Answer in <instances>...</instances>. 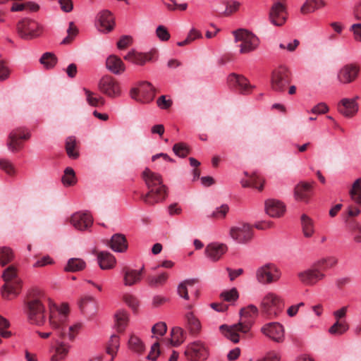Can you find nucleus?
Instances as JSON below:
<instances>
[{
	"mask_svg": "<svg viewBox=\"0 0 361 361\" xmlns=\"http://www.w3.org/2000/svg\"><path fill=\"white\" fill-rule=\"evenodd\" d=\"M68 313L69 307L67 304H62L59 308L51 309L49 324L59 338H68L70 341H73L81 329V324L77 323L67 326Z\"/></svg>",
	"mask_w": 361,
	"mask_h": 361,
	"instance_id": "nucleus-1",
	"label": "nucleus"
},
{
	"mask_svg": "<svg viewBox=\"0 0 361 361\" xmlns=\"http://www.w3.org/2000/svg\"><path fill=\"white\" fill-rule=\"evenodd\" d=\"M338 262V259L335 256L322 257L313 262L309 268L299 271L298 278L303 285L314 286L326 279L325 271L334 268Z\"/></svg>",
	"mask_w": 361,
	"mask_h": 361,
	"instance_id": "nucleus-2",
	"label": "nucleus"
},
{
	"mask_svg": "<svg viewBox=\"0 0 361 361\" xmlns=\"http://www.w3.org/2000/svg\"><path fill=\"white\" fill-rule=\"evenodd\" d=\"M148 192L141 196L145 203L154 205L164 201L167 197V187L163 183L161 175L145 169L142 173Z\"/></svg>",
	"mask_w": 361,
	"mask_h": 361,
	"instance_id": "nucleus-3",
	"label": "nucleus"
},
{
	"mask_svg": "<svg viewBox=\"0 0 361 361\" xmlns=\"http://www.w3.org/2000/svg\"><path fill=\"white\" fill-rule=\"evenodd\" d=\"M258 313V309L253 305L242 308L240 312L238 323L232 326L223 324L219 326L220 331L228 339L236 343L239 341V333H247Z\"/></svg>",
	"mask_w": 361,
	"mask_h": 361,
	"instance_id": "nucleus-4",
	"label": "nucleus"
},
{
	"mask_svg": "<svg viewBox=\"0 0 361 361\" xmlns=\"http://www.w3.org/2000/svg\"><path fill=\"white\" fill-rule=\"evenodd\" d=\"M44 294L39 290L32 289L25 302V313L29 323L42 325L46 319L45 306L43 302Z\"/></svg>",
	"mask_w": 361,
	"mask_h": 361,
	"instance_id": "nucleus-5",
	"label": "nucleus"
},
{
	"mask_svg": "<svg viewBox=\"0 0 361 361\" xmlns=\"http://www.w3.org/2000/svg\"><path fill=\"white\" fill-rule=\"evenodd\" d=\"M2 278L5 282L1 289L3 298L11 300L18 295L21 288L22 281L18 276L17 267L13 265L8 266L3 271Z\"/></svg>",
	"mask_w": 361,
	"mask_h": 361,
	"instance_id": "nucleus-6",
	"label": "nucleus"
},
{
	"mask_svg": "<svg viewBox=\"0 0 361 361\" xmlns=\"http://www.w3.org/2000/svg\"><path fill=\"white\" fill-rule=\"evenodd\" d=\"M360 213L361 210L357 207L350 205L342 214L345 228L352 233L353 240L360 244H361V223L357 221L356 217Z\"/></svg>",
	"mask_w": 361,
	"mask_h": 361,
	"instance_id": "nucleus-7",
	"label": "nucleus"
},
{
	"mask_svg": "<svg viewBox=\"0 0 361 361\" xmlns=\"http://www.w3.org/2000/svg\"><path fill=\"white\" fill-rule=\"evenodd\" d=\"M235 42L238 43L240 54H247L255 51L259 46V39L252 32L245 29H238L233 32Z\"/></svg>",
	"mask_w": 361,
	"mask_h": 361,
	"instance_id": "nucleus-8",
	"label": "nucleus"
},
{
	"mask_svg": "<svg viewBox=\"0 0 361 361\" xmlns=\"http://www.w3.org/2000/svg\"><path fill=\"white\" fill-rule=\"evenodd\" d=\"M281 272L276 265L267 263L259 267L255 274L257 281L263 285L271 284L279 280Z\"/></svg>",
	"mask_w": 361,
	"mask_h": 361,
	"instance_id": "nucleus-9",
	"label": "nucleus"
},
{
	"mask_svg": "<svg viewBox=\"0 0 361 361\" xmlns=\"http://www.w3.org/2000/svg\"><path fill=\"white\" fill-rule=\"evenodd\" d=\"M283 303L281 298L274 293H267L261 303L262 312L270 319L274 318L282 311Z\"/></svg>",
	"mask_w": 361,
	"mask_h": 361,
	"instance_id": "nucleus-10",
	"label": "nucleus"
},
{
	"mask_svg": "<svg viewBox=\"0 0 361 361\" xmlns=\"http://www.w3.org/2000/svg\"><path fill=\"white\" fill-rule=\"evenodd\" d=\"M361 68L357 63H349L342 66L337 72L336 79L341 85L355 82L360 76Z\"/></svg>",
	"mask_w": 361,
	"mask_h": 361,
	"instance_id": "nucleus-11",
	"label": "nucleus"
},
{
	"mask_svg": "<svg viewBox=\"0 0 361 361\" xmlns=\"http://www.w3.org/2000/svg\"><path fill=\"white\" fill-rule=\"evenodd\" d=\"M17 32L24 39H32L42 33L41 26L35 20L24 18L16 25Z\"/></svg>",
	"mask_w": 361,
	"mask_h": 361,
	"instance_id": "nucleus-12",
	"label": "nucleus"
},
{
	"mask_svg": "<svg viewBox=\"0 0 361 361\" xmlns=\"http://www.w3.org/2000/svg\"><path fill=\"white\" fill-rule=\"evenodd\" d=\"M229 234L231 238L237 243L247 244L253 238L254 230L250 224L241 222L232 226L230 228Z\"/></svg>",
	"mask_w": 361,
	"mask_h": 361,
	"instance_id": "nucleus-13",
	"label": "nucleus"
},
{
	"mask_svg": "<svg viewBox=\"0 0 361 361\" xmlns=\"http://www.w3.org/2000/svg\"><path fill=\"white\" fill-rule=\"evenodd\" d=\"M132 99L140 103H149L153 100L155 92L152 85L146 81L140 82L138 87H133L130 92Z\"/></svg>",
	"mask_w": 361,
	"mask_h": 361,
	"instance_id": "nucleus-14",
	"label": "nucleus"
},
{
	"mask_svg": "<svg viewBox=\"0 0 361 361\" xmlns=\"http://www.w3.org/2000/svg\"><path fill=\"white\" fill-rule=\"evenodd\" d=\"M185 355L189 361H204L209 356V349L204 342L196 341L187 346Z\"/></svg>",
	"mask_w": 361,
	"mask_h": 361,
	"instance_id": "nucleus-15",
	"label": "nucleus"
},
{
	"mask_svg": "<svg viewBox=\"0 0 361 361\" xmlns=\"http://www.w3.org/2000/svg\"><path fill=\"white\" fill-rule=\"evenodd\" d=\"M99 90L111 98L120 96L121 90L118 81L111 75L103 76L98 84Z\"/></svg>",
	"mask_w": 361,
	"mask_h": 361,
	"instance_id": "nucleus-16",
	"label": "nucleus"
},
{
	"mask_svg": "<svg viewBox=\"0 0 361 361\" xmlns=\"http://www.w3.org/2000/svg\"><path fill=\"white\" fill-rule=\"evenodd\" d=\"M30 137V133L23 128L13 130L8 135L6 145L11 152H18L23 147L22 140H28Z\"/></svg>",
	"mask_w": 361,
	"mask_h": 361,
	"instance_id": "nucleus-17",
	"label": "nucleus"
},
{
	"mask_svg": "<svg viewBox=\"0 0 361 361\" xmlns=\"http://www.w3.org/2000/svg\"><path fill=\"white\" fill-rule=\"evenodd\" d=\"M289 83V73L286 68L281 67L273 71L271 78V86L273 90L282 92Z\"/></svg>",
	"mask_w": 361,
	"mask_h": 361,
	"instance_id": "nucleus-18",
	"label": "nucleus"
},
{
	"mask_svg": "<svg viewBox=\"0 0 361 361\" xmlns=\"http://www.w3.org/2000/svg\"><path fill=\"white\" fill-rule=\"evenodd\" d=\"M228 85L238 90L240 94H248L251 93L254 86H252L248 80L242 75L231 73L227 78Z\"/></svg>",
	"mask_w": 361,
	"mask_h": 361,
	"instance_id": "nucleus-19",
	"label": "nucleus"
},
{
	"mask_svg": "<svg viewBox=\"0 0 361 361\" xmlns=\"http://www.w3.org/2000/svg\"><path fill=\"white\" fill-rule=\"evenodd\" d=\"M288 13L285 4L282 2H275L269 11L270 22L276 26H282L286 21Z\"/></svg>",
	"mask_w": 361,
	"mask_h": 361,
	"instance_id": "nucleus-20",
	"label": "nucleus"
},
{
	"mask_svg": "<svg viewBox=\"0 0 361 361\" xmlns=\"http://www.w3.org/2000/svg\"><path fill=\"white\" fill-rule=\"evenodd\" d=\"M262 333L276 343L284 340V328L278 322H271L262 328Z\"/></svg>",
	"mask_w": 361,
	"mask_h": 361,
	"instance_id": "nucleus-21",
	"label": "nucleus"
},
{
	"mask_svg": "<svg viewBox=\"0 0 361 361\" xmlns=\"http://www.w3.org/2000/svg\"><path fill=\"white\" fill-rule=\"evenodd\" d=\"M70 223L76 229L85 231L93 223L92 217L87 212H76L70 217Z\"/></svg>",
	"mask_w": 361,
	"mask_h": 361,
	"instance_id": "nucleus-22",
	"label": "nucleus"
},
{
	"mask_svg": "<svg viewBox=\"0 0 361 361\" xmlns=\"http://www.w3.org/2000/svg\"><path fill=\"white\" fill-rule=\"evenodd\" d=\"M264 206L266 213L272 218H280L286 212L285 204L277 200H267Z\"/></svg>",
	"mask_w": 361,
	"mask_h": 361,
	"instance_id": "nucleus-23",
	"label": "nucleus"
},
{
	"mask_svg": "<svg viewBox=\"0 0 361 361\" xmlns=\"http://www.w3.org/2000/svg\"><path fill=\"white\" fill-rule=\"evenodd\" d=\"M227 251V246L225 244L212 243L209 244L204 250L205 255L212 262H216Z\"/></svg>",
	"mask_w": 361,
	"mask_h": 361,
	"instance_id": "nucleus-24",
	"label": "nucleus"
},
{
	"mask_svg": "<svg viewBox=\"0 0 361 361\" xmlns=\"http://www.w3.org/2000/svg\"><path fill=\"white\" fill-rule=\"evenodd\" d=\"M143 271V267L140 270L124 267L122 269L124 285L126 286H132L138 283L142 279Z\"/></svg>",
	"mask_w": 361,
	"mask_h": 361,
	"instance_id": "nucleus-25",
	"label": "nucleus"
},
{
	"mask_svg": "<svg viewBox=\"0 0 361 361\" xmlns=\"http://www.w3.org/2000/svg\"><path fill=\"white\" fill-rule=\"evenodd\" d=\"M155 52L137 53L134 51L128 52L124 59L137 65H144L146 62L152 61L154 59Z\"/></svg>",
	"mask_w": 361,
	"mask_h": 361,
	"instance_id": "nucleus-26",
	"label": "nucleus"
},
{
	"mask_svg": "<svg viewBox=\"0 0 361 361\" xmlns=\"http://www.w3.org/2000/svg\"><path fill=\"white\" fill-rule=\"evenodd\" d=\"M357 99V97L352 99H343L338 107L339 112L346 117L353 116L358 110Z\"/></svg>",
	"mask_w": 361,
	"mask_h": 361,
	"instance_id": "nucleus-27",
	"label": "nucleus"
},
{
	"mask_svg": "<svg viewBox=\"0 0 361 361\" xmlns=\"http://www.w3.org/2000/svg\"><path fill=\"white\" fill-rule=\"evenodd\" d=\"M100 25V30L102 32H110L114 27V18L113 14L108 10L101 11L98 14Z\"/></svg>",
	"mask_w": 361,
	"mask_h": 361,
	"instance_id": "nucleus-28",
	"label": "nucleus"
},
{
	"mask_svg": "<svg viewBox=\"0 0 361 361\" xmlns=\"http://www.w3.org/2000/svg\"><path fill=\"white\" fill-rule=\"evenodd\" d=\"M109 246L115 252H123L128 249V242L124 235L116 233L109 240Z\"/></svg>",
	"mask_w": 361,
	"mask_h": 361,
	"instance_id": "nucleus-29",
	"label": "nucleus"
},
{
	"mask_svg": "<svg viewBox=\"0 0 361 361\" xmlns=\"http://www.w3.org/2000/svg\"><path fill=\"white\" fill-rule=\"evenodd\" d=\"M312 185L307 183H300L294 190L295 200L307 202L310 197Z\"/></svg>",
	"mask_w": 361,
	"mask_h": 361,
	"instance_id": "nucleus-30",
	"label": "nucleus"
},
{
	"mask_svg": "<svg viewBox=\"0 0 361 361\" xmlns=\"http://www.w3.org/2000/svg\"><path fill=\"white\" fill-rule=\"evenodd\" d=\"M106 66L111 72L116 75L122 73L126 69L122 60L115 55H111L107 58Z\"/></svg>",
	"mask_w": 361,
	"mask_h": 361,
	"instance_id": "nucleus-31",
	"label": "nucleus"
},
{
	"mask_svg": "<svg viewBox=\"0 0 361 361\" xmlns=\"http://www.w3.org/2000/svg\"><path fill=\"white\" fill-rule=\"evenodd\" d=\"M79 307L82 312L88 314H94L97 310V303L92 296H84L79 302Z\"/></svg>",
	"mask_w": 361,
	"mask_h": 361,
	"instance_id": "nucleus-32",
	"label": "nucleus"
},
{
	"mask_svg": "<svg viewBox=\"0 0 361 361\" xmlns=\"http://www.w3.org/2000/svg\"><path fill=\"white\" fill-rule=\"evenodd\" d=\"M97 258L102 269H110L115 266L116 259L109 252H101L98 254Z\"/></svg>",
	"mask_w": 361,
	"mask_h": 361,
	"instance_id": "nucleus-33",
	"label": "nucleus"
},
{
	"mask_svg": "<svg viewBox=\"0 0 361 361\" xmlns=\"http://www.w3.org/2000/svg\"><path fill=\"white\" fill-rule=\"evenodd\" d=\"M325 5L326 3L323 0H306L300 8V13L307 15L325 6Z\"/></svg>",
	"mask_w": 361,
	"mask_h": 361,
	"instance_id": "nucleus-34",
	"label": "nucleus"
},
{
	"mask_svg": "<svg viewBox=\"0 0 361 361\" xmlns=\"http://www.w3.org/2000/svg\"><path fill=\"white\" fill-rule=\"evenodd\" d=\"M187 322V328L190 333L192 335H197L200 333L201 329V324L199 319L190 312L185 314Z\"/></svg>",
	"mask_w": 361,
	"mask_h": 361,
	"instance_id": "nucleus-35",
	"label": "nucleus"
},
{
	"mask_svg": "<svg viewBox=\"0 0 361 361\" xmlns=\"http://www.w3.org/2000/svg\"><path fill=\"white\" fill-rule=\"evenodd\" d=\"M171 339L166 343L172 346H178L185 339V332L180 327H174L171 330Z\"/></svg>",
	"mask_w": 361,
	"mask_h": 361,
	"instance_id": "nucleus-36",
	"label": "nucleus"
},
{
	"mask_svg": "<svg viewBox=\"0 0 361 361\" xmlns=\"http://www.w3.org/2000/svg\"><path fill=\"white\" fill-rule=\"evenodd\" d=\"M302 233L305 238H311L314 233V225L313 220L306 214L301 216Z\"/></svg>",
	"mask_w": 361,
	"mask_h": 361,
	"instance_id": "nucleus-37",
	"label": "nucleus"
},
{
	"mask_svg": "<svg viewBox=\"0 0 361 361\" xmlns=\"http://www.w3.org/2000/svg\"><path fill=\"white\" fill-rule=\"evenodd\" d=\"M86 101L89 105L94 107L102 106L104 105L105 100L104 97L97 95L96 93L91 92L90 90L84 88Z\"/></svg>",
	"mask_w": 361,
	"mask_h": 361,
	"instance_id": "nucleus-38",
	"label": "nucleus"
},
{
	"mask_svg": "<svg viewBox=\"0 0 361 361\" xmlns=\"http://www.w3.org/2000/svg\"><path fill=\"white\" fill-rule=\"evenodd\" d=\"M70 345L63 342L58 343L56 347L55 353L51 356L52 361L63 360L69 351Z\"/></svg>",
	"mask_w": 361,
	"mask_h": 361,
	"instance_id": "nucleus-39",
	"label": "nucleus"
},
{
	"mask_svg": "<svg viewBox=\"0 0 361 361\" xmlns=\"http://www.w3.org/2000/svg\"><path fill=\"white\" fill-rule=\"evenodd\" d=\"M226 6L224 11L219 13L221 16L228 17L236 13L240 8L241 4L239 1L229 0L224 1Z\"/></svg>",
	"mask_w": 361,
	"mask_h": 361,
	"instance_id": "nucleus-40",
	"label": "nucleus"
},
{
	"mask_svg": "<svg viewBox=\"0 0 361 361\" xmlns=\"http://www.w3.org/2000/svg\"><path fill=\"white\" fill-rule=\"evenodd\" d=\"M115 326L118 332H123L128 325V316L124 311H118L115 315Z\"/></svg>",
	"mask_w": 361,
	"mask_h": 361,
	"instance_id": "nucleus-41",
	"label": "nucleus"
},
{
	"mask_svg": "<svg viewBox=\"0 0 361 361\" xmlns=\"http://www.w3.org/2000/svg\"><path fill=\"white\" fill-rule=\"evenodd\" d=\"M349 329V325L346 321H336L335 323L329 329V333L331 335H342Z\"/></svg>",
	"mask_w": 361,
	"mask_h": 361,
	"instance_id": "nucleus-42",
	"label": "nucleus"
},
{
	"mask_svg": "<svg viewBox=\"0 0 361 361\" xmlns=\"http://www.w3.org/2000/svg\"><path fill=\"white\" fill-rule=\"evenodd\" d=\"M85 267V262L81 259L72 258L70 259L67 265L64 268L66 271H78L83 269Z\"/></svg>",
	"mask_w": 361,
	"mask_h": 361,
	"instance_id": "nucleus-43",
	"label": "nucleus"
},
{
	"mask_svg": "<svg viewBox=\"0 0 361 361\" xmlns=\"http://www.w3.org/2000/svg\"><path fill=\"white\" fill-rule=\"evenodd\" d=\"M128 348L133 352L142 353L145 350L142 341L136 336L132 335L128 341Z\"/></svg>",
	"mask_w": 361,
	"mask_h": 361,
	"instance_id": "nucleus-44",
	"label": "nucleus"
},
{
	"mask_svg": "<svg viewBox=\"0 0 361 361\" xmlns=\"http://www.w3.org/2000/svg\"><path fill=\"white\" fill-rule=\"evenodd\" d=\"M351 199L361 205V178L357 179L350 190Z\"/></svg>",
	"mask_w": 361,
	"mask_h": 361,
	"instance_id": "nucleus-45",
	"label": "nucleus"
},
{
	"mask_svg": "<svg viewBox=\"0 0 361 361\" xmlns=\"http://www.w3.org/2000/svg\"><path fill=\"white\" fill-rule=\"evenodd\" d=\"M196 282L195 279H188L180 283L178 286V295L185 300H189L188 286H193Z\"/></svg>",
	"mask_w": 361,
	"mask_h": 361,
	"instance_id": "nucleus-46",
	"label": "nucleus"
},
{
	"mask_svg": "<svg viewBox=\"0 0 361 361\" xmlns=\"http://www.w3.org/2000/svg\"><path fill=\"white\" fill-rule=\"evenodd\" d=\"M25 9H28L32 11H37L39 9V6L32 2L26 3H13L11 8V11H21Z\"/></svg>",
	"mask_w": 361,
	"mask_h": 361,
	"instance_id": "nucleus-47",
	"label": "nucleus"
},
{
	"mask_svg": "<svg viewBox=\"0 0 361 361\" xmlns=\"http://www.w3.org/2000/svg\"><path fill=\"white\" fill-rule=\"evenodd\" d=\"M168 274L164 272L158 276H151L147 278L148 283L152 287L163 286L168 279Z\"/></svg>",
	"mask_w": 361,
	"mask_h": 361,
	"instance_id": "nucleus-48",
	"label": "nucleus"
},
{
	"mask_svg": "<svg viewBox=\"0 0 361 361\" xmlns=\"http://www.w3.org/2000/svg\"><path fill=\"white\" fill-rule=\"evenodd\" d=\"M13 259L12 250L8 247H0V264L2 266L9 263Z\"/></svg>",
	"mask_w": 361,
	"mask_h": 361,
	"instance_id": "nucleus-49",
	"label": "nucleus"
},
{
	"mask_svg": "<svg viewBox=\"0 0 361 361\" xmlns=\"http://www.w3.org/2000/svg\"><path fill=\"white\" fill-rule=\"evenodd\" d=\"M62 182L64 185L70 186L76 183L75 173L73 169L68 167L64 171V175L62 177Z\"/></svg>",
	"mask_w": 361,
	"mask_h": 361,
	"instance_id": "nucleus-50",
	"label": "nucleus"
},
{
	"mask_svg": "<svg viewBox=\"0 0 361 361\" xmlns=\"http://www.w3.org/2000/svg\"><path fill=\"white\" fill-rule=\"evenodd\" d=\"M76 146L75 139L73 137H68L66 142V150L69 157L77 159L79 154L75 150Z\"/></svg>",
	"mask_w": 361,
	"mask_h": 361,
	"instance_id": "nucleus-51",
	"label": "nucleus"
},
{
	"mask_svg": "<svg viewBox=\"0 0 361 361\" xmlns=\"http://www.w3.org/2000/svg\"><path fill=\"white\" fill-rule=\"evenodd\" d=\"M202 33L199 30H197L195 28H192L189 32L186 39L183 41L178 42L177 43V44L179 47L185 46V45L190 44L195 39L202 38Z\"/></svg>",
	"mask_w": 361,
	"mask_h": 361,
	"instance_id": "nucleus-52",
	"label": "nucleus"
},
{
	"mask_svg": "<svg viewBox=\"0 0 361 361\" xmlns=\"http://www.w3.org/2000/svg\"><path fill=\"white\" fill-rule=\"evenodd\" d=\"M67 33H68L67 37H66L61 42V44H71L73 42L74 37L78 33V30L77 27L75 25L73 22L69 23V26L67 30Z\"/></svg>",
	"mask_w": 361,
	"mask_h": 361,
	"instance_id": "nucleus-53",
	"label": "nucleus"
},
{
	"mask_svg": "<svg viewBox=\"0 0 361 361\" xmlns=\"http://www.w3.org/2000/svg\"><path fill=\"white\" fill-rule=\"evenodd\" d=\"M119 337L116 335H112L106 348L107 353L111 355H114L119 348Z\"/></svg>",
	"mask_w": 361,
	"mask_h": 361,
	"instance_id": "nucleus-54",
	"label": "nucleus"
},
{
	"mask_svg": "<svg viewBox=\"0 0 361 361\" xmlns=\"http://www.w3.org/2000/svg\"><path fill=\"white\" fill-rule=\"evenodd\" d=\"M40 63L47 68H51L56 63V57L49 52L45 53L40 58Z\"/></svg>",
	"mask_w": 361,
	"mask_h": 361,
	"instance_id": "nucleus-55",
	"label": "nucleus"
},
{
	"mask_svg": "<svg viewBox=\"0 0 361 361\" xmlns=\"http://www.w3.org/2000/svg\"><path fill=\"white\" fill-rule=\"evenodd\" d=\"M173 151L176 155L183 158L190 153L189 147L183 142L175 144L173 147Z\"/></svg>",
	"mask_w": 361,
	"mask_h": 361,
	"instance_id": "nucleus-56",
	"label": "nucleus"
},
{
	"mask_svg": "<svg viewBox=\"0 0 361 361\" xmlns=\"http://www.w3.org/2000/svg\"><path fill=\"white\" fill-rule=\"evenodd\" d=\"M0 168L10 176H13L16 173L15 167L12 162L8 159H0Z\"/></svg>",
	"mask_w": 361,
	"mask_h": 361,
	"instance_id": "nucleus-57",
	"label": "nucleus"
},
{
	"mask_svg": "<svg viewBox=\"0 0 361 361\" xmlns=\"http://www.w3.org/2000/svg\"><path fill=\"white\" fill-rule=\"evenodd\" d=\"M221 297L227 302L235 301L238 298V293L236 288H233L221 294Z\"/></svg>",
	"mask_w": 361,
	"mask_h": 361,
	"instance_id": "nucleus-58",
	"label": "nucleus"
},
{
	"mask_svg": "<svg viewBox=\"0 0 361 361\" xmlns=\"http://www.w3.org/2000/svg\"><path fill=\"white\" fill-rule=\"evenodd\" d=\"M228 206L227 204H223L219 207H217L215 211L213 212L212 217L214 219H224L228 212Z\"/></svg>",
	"mask_w": 361,
	"mask_h": 361,
	"instance_id": "nucleus-59",
	"label": "nucleus"
},
{
	"mask_svg": "<svg viewBox=\"0 0 361 361\" xmlns=\"http://www.w3.org/2000/svg\"><path fill=\"white\" fill-rule=\"evenodd\" d=\"M8 326V321L0 315V334L2 337L7 338L11 336V331L4 330Z\"/></svg>",
	"mask_w": 361,
	"mask_h": 361,
	"instance_id": "nucleus-60",
	"label": "nucleus"
},
{
	"mask_svg": "<svg viewBox=\"0 0 361 361\" xmlns=\"http://www.w3.org/2000/svg\"><path fill=\"white\" fill-rule=\"evenodd\" d=\"M157 37L161 41H168L170 39V34L164 25H159L156 30Z\"/></svg>",
	"mask_w": 361,
	"mask_h": 361,
	"instance_id": "nucleus-61",
	"label": "nucleus"
},
{
	"mask_svg": "<svg viewBox=\"0 0 361 361\" xmlns=\"http://www.w3.org/2000/svg\"><path fill=\"white\" fill-rule=\"evenodd\" d=\"M11 74V70L6 66V62L4 60L0 61V81H4L7 80Z\"/></svg>",
	"mask_w": 361,
	"mask_h": 361,
	"instance_id": "nucleus-62",
	"label": "nucleus"
},
{
	"mask_svg": "<svg viewBox=\"0 0 361 361\" xmlns=\"http://www.w3.org/2000/svg\"><path fill=\"white\" fill-rule=\"evenodd\" d=\"M167 331V326L166 323L164 322H158L154 325L152 329V332L153 334L164 336Z\"/></svg>",
	"mask_w": 361,
	"mask_h": 361,
	"instance_id": "nucleus-63",
	"label": "nucleus"
},
{
	"mask_svg": "<svg viewBox=\"0 0 361 361\" xmlns=\"http://www.w3.org/2000/svg\"><path fill=\"white\" fill-rule=\"evenodd\" d=\"M348 309V306H343L341 308L334 311L333 312V316L335 320L338 322L345 321V318L346 317Z\"/></svg>",
	"mask_w": 361,
	"mask_h": 361,
	"instance_id": "nucleus-64",
	"label": "nucleus"
}]
</instances>
